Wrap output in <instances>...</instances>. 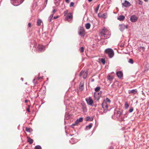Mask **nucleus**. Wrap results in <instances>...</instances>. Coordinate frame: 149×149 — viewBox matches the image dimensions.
I'll return each instance as SVG.
<instances>
[{"label":"nucleus","instance_id":"obj_21","mask_svg":"<svg viewBox=\"0 0 149 149\" xmlns=\"http://www.w3.org/2000/svg\"><path fill=\"white\" fill-rule=\"evenodd\" d=\"M92 124L91 123L89 124L88 125L86 126V130H88L90 129L92 127Z\"/></svg>","mask_w":149,"mask_h":149},{"label":"nucleus","instance_id":"obj_37","mask_svg":"<svg viewBox=\"0 0 149 149\" xmlns=\"http://www.w3.org/2000/svg\"><path fill=\"white\" fill-rule=\"evenodd\" d=\"M106 102H107L110 103L111 102V100L108 98H107L106 99Z\"/></svg>","mask_w":149,"mask_h":149},{"label":"nucleus","instance_id":"obj_20","mask_svg":"<svg viewBox=\"0 0 149 149\" xmlns=\"http://www.w3.org/2000/svg\"><path fill=\"white\" fill-rule=\"evenodd\" d=\"M83 118L82 117H80L79 119H77L76 121V123L78 124L79 122H82L83 121Z\"/></svg>","mask_w":149,"mask_h":149},{"label":"nucleus","instance_id":"obj_2","mask_svg":"<svg viewBox=\"0 0 149 149\" xmlns=\"http://www.w3.org/2000/svg\"><path fill=\"white\" fill-rule=\"evenodd\" d=\"M11 3L14 6H17L21 4L24 0H10Z\"/></svg>","mask_w":149,"mask_h":149},{"label":"nucleus","instance_id":"obj_51","mask_svg":"<svg viewBox=\"0 0 149 149\" xmlns=\"http://www.w3.org/2000/svg\"><path fill=\"white\" fill-rule=\"evenodd\" d=\"M110 76H109L107 78V79H108L109 80H110Z\"/></svg>","mask_w":149,"mask_h":149},{"label":"nucleus","instance_id":"obj_15","mask_svg":"<svg viewBox=\"0 0 149 149\" xmlns=\"http://www.w3.org/2000/svg\"><path fill=\"white\" fill-rule=\"evenodd\" d=\"M137 92V91L136 89H133L131 90H129L128 93L129 94H135Z\"/></svg>","mask_w":149,"mask_h":149},{"label":"nucleus","instance_id":"obj_31","mask_svg":"<svg viewBox=\"0 0 149 149\" xmlns=\"http://www.w3.org/2000/svg\"><path fill=\"white\" fill-rule=\"evenodd\" d=\"M100 87L98 86L95 88V90L96 91V92H98V91L100 90Z\"/></svg>","mask_w":149,"mask_h":149},{"label":"nucleus","instance_id":"obj_6","mask_svg":"<svg viewBox=\"0 0 149 149\" xmlns=\"http://www.w3.org/2000/svg\"><path fill=\"white\" fill-rule=\"evenodd\" d=\"M45 49V47L41 45H39L36 48L37 51L38 52L43 51Z\"/></svg>","mask_w":149,"mask_h":149},{"label":"nucleus","instance_id":"obj_58","mask_svg":"<svg viewBox=\"0 0 149 149\" xmlns=\"http://www.w3.org/2000/svg\"><path fill=\"white\" fill-rule=\"evenodd\" d=\"M21 79L22 80V81H23V79L22 78Z\"/></svg>","mask_w":149,"mask_h":149},{"label":"nucleus","instance_id":"obj_25","mask_svg":"<svg viewBox=\"0 0 149 149\" xmlns=\"http://www.w3.org/2000/svg\"><path fill=\"white\" fill-rule=\"evenodd\" d=\"M42 22V20L40 19H38L37 22V24L38 26H40Z\"/></svg>","mask_w":149,"mask_h":149},{"label":"nucleus","instance_id":"obj_56","mask_svg":"<svg viewBox=\"0 0 149 149\" xmlns=\"http://www.w3.org/2000/svg\"><path fill=\"white\" fill-rule=\"evenodd\" d=\"M146 2H147L148 1V0H144Z\"/></svg>","mask_w":149,"mask_h":149},{"label":"nucleus","instance_id":"obj_35","mask_svg":"<svg viewBox=\"0 0 149 149\" xmlns=\"http://www.w3.org/2000/svg\"><path fill=\"white\" fill-rule=\"evenodd\" d=\"M70 116H68V114H66L65 115V119H68L69 118Z\"/></svg>","mask_w":149,"mask_h":149},{"label":"nucleus","instance_id":"obj_8","mask_svg":"<svg viewBox=\"0 0 149 149\" xmlns=\"http://www.w3.org/2000/svg\"><path fill=\"white\" fill-rule=\"evenodd\" d=\"M84 31L83 27H80L78 31L79 34L81 36H84Z\"/></svg>","mask_w":149,"mask_h":149},{"label":"nucleus","instance_id":"obj_12","mask_svg":"<svg viewBox=\"0 0 149 149\" xmlns=\"http://www.w3.org/2000/svg\"><path fill=\"white\" fill-rule=\"evenodd\" d=\"M138 17L135 15H132L130 17V20L132 22H135L137 20Z\"/></svg>","mask_w":149,"mask_h":149},{"label":"nucleus","instance_id":"obj_49","mask_svg":"<svg viewBox=\"0 0 149 149\" xmlns=\"http://www.w3.org/2000/svg\"><path fill=\"white\" fill-rule=\"evenodd\" d=\"M24 102H25V103H27V102H28V100H25V101H24Z\"/></svg>","mask_w":149,"mask_h":149},{"label":"nucleus","instance_id":"obj_43","mask_svg":"<svg viewBox=\"0 0 149 149\" xmlns=\"http://www.w3.org/2000/svg\"><path fill=\"white\" fill-rule=\"evenodd\" d=\"M138 4L139 5H142L143 4V2L141 1L140 0H139Z\"/></svg>","mask_w":149,"mask_h":149},{"label":"nucleus","instance_id":"obj_48","mask_svg":"<svg viewBox=\"0 0 149 149\" xmlns=\"http://www.w3.org/2000/svg\"><path fill=\"white\" fill-rule=\"evenodd\" d=\"M65 2L67 3H68L69 2V0H65Z\"/></svg>","mask_w":149,"mask_h":149},{"label":"nucleus","instance_id":"obj_9","mask_svg":"<svg viewBox=\"0 0 149 149\" xmlns=\"http://www.w3.org/2000/svg\"><path fill=\"white\" fill-rule=\"evenodd\" d=\"M103 33L101 34V36H104L106 39L110 37V32L107 33H106L104 31H103Z\"/></svg>","mask_w":149,"mask_h":149},{"label":"nucleus","instance_id":"obj_46","mask_svg":"<svg viewBox=\"0 0 149 149\" xmlns=\"http://www.w3.org/2000/svg\"><path fill=\"white\" fill-rule=\"evenodd\" d=\"M58 16H55L54 17V18L55 19H56L57 18H58Z\"/></svg>","mask_w":149,"mask_h":149},{"label":"nucleus","instance_id":"obj_1","mask_svg":"<svg viewBox=\"0 0 149 149\" xmlns=\"http://www.w3.org/2000/svg\"><path fill=\"white\" fill-rule=\"evenodd\" d=\"M104 53L107 54L110 58H112L114 55V52L113 50L110 48L106 49L104 51Z\"/></svg>","mask_w":149,"mask_h":149},{"label":"nucleus","instance_id":"obj_24","mask_svg":"<svg viewBox=\"0 0 149 149\" xmlns=\"http://www.w3.org/2000/svg\"><path fill=\"white\" fill-rule=\"evenodd\" d=\"M85 27L87 29H89L91 27V24L89 23H86L85 25Z\"/></svg>","mask_w":149,"mask_h":149},{"label":"nucleus","instance_id":"obj_7","mask_svg":"<svg viewBox=\"0 0 149 149\" xmlns=\"http://www.w3.org/2000/svg\"><path fill=\"white\" fill-rule=\"evenodd\" d=\"M86 100L88 105L90 106H92L93 101L91 97H89L88 98L86 99Z\"/></svg>","mask_w":149,"mask_h":149},{"label":"nucleus","instance_id":"obj_4","mask_svg":"<svg viewBox=\"0 0 149 149\" xmlns=\"http://www.w3.org/2000/svg\"><path fill=\"white\" fill-rule=\"evenodd\" d=\"M119 29L121 31H123L125 29L128 28V25L123 24H119Z\"/></svg>","mask_w":149,"mask_h":149},{"label":"nucleus","instance_id":"obj_17","mask_svg":"<svg viewBox=\"0 0 149 149\" xmlns=\"http://www.w3.org/2000/svg\"><path fill=\"white\" fill-rule=\"evenodd\" d=\"M27 141L30 144H31L33 142V140L29 136H27Z\"/></svg>","mask_w":149,"mask_h":149},{"label":"nucleus","instance_id":"obj_41","mask_svg":"<svg viewBox=\"0 0 149 149\" xmlns=\"http://www.w3.org/2000/svg\"><path fill=\"white\" fill-rule=\"evenodd\" d=\"M64 15L66 16V15L68 13V10H66V11H65L64 12Z\"/></svg>","mask_w":149,"mask_h":149},{"label":"nucleus","instance_id":"obj_30","mask_svg":"<svg viewBox=\"0 0 149 149\" xmlns=\"http://www.w3.org/2000/svg\"><path fill=\"white\" fill-rule=\"evenodd\" d=\"M129 107V104H128L127 103V102H126L125 103V109H128V108Z\"/></svg>","mask_w":149,"mask_h":149},{"label":"nucleus","instance_id":"obj_27","mask_svg":"<svg viewBox=\"0 0 149 149\" xmlns=\"http://www.w3.org/2000/svg\"><path fill=\"white\" fill-rule=\"evenodd\" d=\"M53 14H51L50 17H49V22H51L52 21V19L53 17Z\"/></svg>","mask_w":149,"mask_h":149},{"label":"nucleus","instance_id":"obj_52","mask_svg":"<svg viewBox=\"0 0 149 149\" xmlns=\"http://www.w3.org/2000/svg\"><path fill=\"white\" fill-rule=\"evenodd\" d=\"M42 79V77H38V79L39 80V79Z\"/></svg>","mask_w":149,"mask_h":149},{"label":"nucleus","instance_id":"obj_14","mask_svg":"<svg viewBox=\"0 0 149 149\" xmlns=\"http://www.w3.org/2000/svg\"><path fill=\"white\" fill-rule=\"evenodd\" d=\"M122 5L123 6L127 7L130 6L131 4L129 2L126 0H125V2L122 3Z\"/></svg>","mask_w":149,"mask_h":149},{"label":"nucleus","instance_id":"obj_13","mask_svg":"<svg viewBox=\"0 0 149 149\" xmlns=\"http://www.w3.org/2000/svg\"><path fill=\"white\" fill-rule=\"evenodd\" d=\"M102 107L104 109V111L105 110H109L108 109V105L106 102H104L102 104Z\"/></svg>","mask_w":149,"mask_h":149},{"label":"nucleus","instance_id":"obj_59","mask_svg":"<svg viewBox=\"0 0 149 149\" xmlns=\"http://www.w3.org/2000/svg\"><path fill=\"white\" fill-rule=\"evenodd\" d=\"M92 81H94V80H93V79L92 80Z\"/></svg>","mask_w":149,"mask_h":149},{"label":"nucleus","instance_id":"obj_34","mask_svg":"<svg viewBox=\"0 0 149 149\" xmlns=\"http://www.w3.org/2000/svg\"><path fill=\"white\" fill-rule=\"evenodd\" d=\"M35 149H41V147L39 145H37L35 146Z\"/></svg>","mask_w":149,"mask_h":149},{"label":"nucleus","instance_id":"obj_55","mask_svg":"<svg viewBox=\"0 0 149 149\" xmlns=\"http://www.w3.org/2000/svg\"><path fill=\"white\" fill-rule=\"evenodd\" d=\"M48 0H45V1L46 2V4H47V2Z\"/></svg>","mask_w":149,"mask_h":149},{"label":"nucleus","instance_id":"obj_42","mask_svg":"<svg viewBox=\"0 0 149 149\" xmlns=\"http://www.w3.org/2000/svg\"><path fill=\"white\" fill-rule=\"evenodd\" d=\"M26 131L28 132H30V129L29 128H26Z\"/></svg>","mask_w":149,"mask_h":149},{"label":"nucleus","instance_id":"obj_47","mask_svg":"<svg viewBox=\"0 0 149 149\" xmlns=\"http://www.w3.org/2000/svg\"><path fill=\"white\" fill-rule=\"evenodd\" d=\"M31 24L30 23H29L28 24V26L29 27H30L31 26Z\"/></svg>","mask_w":149,"mask_h":149},{"label":"nucleus","instance_id":"obj_19","mask_svg":"<svg viewBox=\"0 0 149 149\" xmlns=\"http://www.w3.org/2000/svg\"><path fill=\"white\" fill-rule=\"evenodd\" d=\"M125 17L123 15H120L118 17V19L120 21H123L125 19Z\"/></svg>","mask_w":149,"mask_h":149},{"label":"nucleus","instance_id":"obj_18","mask_svg":"<svg viewBox=\"0 0 149 149\" xmlns=\"http://www.w3.org/2000/svg\"><path fill=\"white\" fill-rule=\"evenodd\" d=\"M82 109L83 112H86L87 111V109L86 106L85 105L82 104Z\"/></svg>","mask_w":149,"mask_h":149},{"label":"nucleus","instance_id":"obj_54","mask_svg":"<svg viewBox=\"0 0 149 149\" xmlns=\"http://www.w3.org/2000/svg\"><path fill=\"white\" fill-rule=\"evenodd\" d=\"M109 149H113V147L111 146V147H110V148Z\"/></svg>","mask_w":149,"mask_h":149},{"label":"nucleus","instance_id":"obj_61","mask_svg":"<svg viewBox=\"0 0 149 149\" xmlns=\"http://www.w3.org/2000/svg\"><path fill=\"white\" fill-rule=\"evenodd\" d=\"M59 0V1H61V0Z\"/></svg>","mask_w":149,"mask_h":149},{"label":"nucleus","instance_id":"obj_26","mask_svg":"<svg viewBox=\"0 0 149 149\" xmlns=\"http://www.w3.org/2000/svg\"><path fill=\"white\" fill-rule=\"evenodd\" d=\"M103 31H105V32L106 33H107L109 32L107 29H106L105 28H104L102 30L101 34L102 33H103Z\"/></svg>","mask_w":149,"mask_h":149},{"label":"nucleus","instance_id":"obj_50","mask_svg":"<svg viewBox=\"0 0 149 149\" xmlns=\"http://www.w3.org/2000/svg\"><path fill=\"white\" fill-rule=\"evenodd\" d=\"M74 140L73 139H71V140L70 141V142L71 143H72V142Z\"/></svg>","mask_w":149,"mask_h":149},{"label":"nucleus","instance_id":"obj_28","mask_svg":"<svg viewBox=\"0 0 149 149\" xmlns=\"http://www.w3.org/2000/svg\"><path fill=\"white\" fill-rule=\"evenodd\" d=\"M99 7H100V4L98 5L97 6V7L95 9V12L96 13H97V12H98V9H99Z\"/></svg>","mask_w":149,"mask_h":149},{"label":"nucleus","instance_id":"obj_57","mask_svg":"<svg viewBox=\"0 0 149 149\" xmlns=\"http://www.w3.org/2000/svg\"><path fill=\"white\" fill-rule=\"evenodd\" d=\"M88 1H89V2H91V1H92L93 0H88Z\"/></svg>","mask_w":149,"mask_h":149},{"label":"nucleus","instance_id":"obj_3","mask_svg":"<svg viewBox=\"0 0 149 149\" xmlns=\"http://www.w3.org/2000/svg\"><path fill=\"white\" fill-rule=\"evenodd\" d=\"M101 92H95L94 93V97L95 100L97 101L100 99L101 95Z\"/></svg>","mask_w":149,"mask_h":149},{"label":"nucleus","instance_id":"obj_40","mask_svg":"<svg viewBox=\"0 0 149 149\" xmlns=\"http://www.w3.org/2000/svg\"><path fill=\"white\" fill-rule=\"evenodd\" d=\"M74 5V3L73 2H71L70 4V7H71L73 6Z\"/></svg>","mask_w":149,"mask_h":149},{"label":"nucleus","instance_id":"obj_32","mask_svg":"<svg viewBox=\"0 0 149 149\" xmlns=\"http://www.w3.org/2000/svg\"><path fill=\"white\" fill-rule=\"evenodd\" d=\"M93 119H91L90 117V116H87L86 118V121H92L93 120Z\"/></svg>","mask_w":149,"mask_h":149},{"label":"nucleus","instance_id":"obj_38","mask_svg":"<svg viewBox=\"0 0 149 149\" xmlns=\"http://www.w3.org/2000/svg\"><path fill=\"white\" fill-rule=\"evenodd\" d=\"M134 110L133 108L132 107H131L130 109L129 110V112L130 113L132 112Z\"/></svg>","mask_w":149,"mask_h":149},{"label":"nucleus","instance_id":"obj_36","mask_svg":"<svg viewBox=\"0 0 149 149\" xmlns=\"http://www.w3.org/2000/svg\"><path fill=\"white\" fill-rule=\"evenodd\" d=\"M80 51L81 52H83L84 51V48L83 47H81L79 49Z\"/></svg>","mask_w":149,"mask_h":149},{"label":"nucleus","instance_id":"obj_16","mask_svg":"<svg viewBox=\"0 0 149 149\" xmlns=\"http://www.w3.org/2000/svg\"><path fill=\"white\" fill-rule=\"evenodd\" d=\"M116 74L118 77L119 78H121L123 76V73L120 71H119L117 72Z\"/></svg>","mask_w":149,"mask_h":149},{"label":"nucleus","instance_id":"obj_53","mask_svg":"<svg viewBox=\"0 0 149 149\" xmlns=\"http://www.w3.org/2000/svg\"><path fill=\"white\" fill-rule=\"evenodd\" d=\"M27 111H28V112H30V109H27Z\"/></svg>","mask_w":149,"mask_h":149},{"label":"nucleus","instance_id":"obj_11","mask_svg":"<svg viewBox=\"0 0 149 149\" xmlns=\"http://www.w3.org/2000/svg\"><path fill=\"white\" fill-rule=\"evenodd\" d=\"M98 16L99 17L106 19L107 17V13H104L102 14L101 13H99Z\"/></svg>","mask_w":149,"mask_h":149},{"label":"nucleus","instance_id":"obj_44","mask_svg":"<svg viewBox=\"0 0 149 149\" xmlns=\"http://www.w3.org/2000/svg\"><path fill=\"white\" fill-rule=\"evenodd\" d=\"M57 11L56 9H54L52 11V13L53 14L54 13Z\"/></svg>","mask_w":149,"mask_h":149},{"label":"nucleus","instance_id":"obj_5","mask_svg":"<svg viewBox=\"0 0 149 149\" xmlns=\"http://www.w3.org/2000/svg\"><path fill=\"white\" fill-rule=\"evenodd\" d=\"M88 73V71H86L85 72L82 71L80 72L79 75L80 76H83V77L84 79L86 78Z\"/></svg>","mask_w":149,"mask_h":149},{"label":"nucleus","instance_id":"obj_33","mask_svg":"<svg viewBox=\"0 0 149 149\" xmlns=\"http://www.w3.org/2000/svg\"><path fill=\"white\" fill-rule=\"evenodd\" d=\"M101 62L103 65H104L105 63V61L104 58H102L101 59Z\"/></svg>","mask_w":149,"mask_h":149},{"label":"nucleus","instance_id":"obj_22","mask_svg":"<svg viewBox=\"0 0 149 149\" xmlns=\"http://www.w3.org/2000/svg\"><path fill=\"white\" fill-rule=\"evenodd\" d=\"M138 49L140 51H144L145 50V48L144 47L140 46L139 47H138Z\"/></svg>","mask_w":149,"mask_h":149},{"label":"nucleus","instance_id":"obj_60","mask_svg":"<svg viewBox=\"0 0 149 149\" xmlns=\"http://www.w3.org/2000/svg\"><path fill=\"white\" fill-rule=\"evenodd\" d=\"M35 80V79H34L33 80V81H34Z\"/></svg>","mask_w":149,"mask_h":149},{"label":"nucleus","instance_id":"obj_10","mask_svg":"<svg viewBox=\"0 0 149 149\" xmlns=\"http://www.w3.org/2000/svg\"><path fill=\"white\" fill-rule=\"evenodd\" d=\"M72 17L73 16L72 14L71 13H69L66 16L65 18V20L69 22L70 21V20L72 19Z\"/></svg>","mask_w":149,"mask_h":149},{"label":"nucleus","instance_id":"obj_39","mask_svg":"<svg viewBox=\"0 0 149 149\" xmlns=\"http://www.w3.org/2000/svg\"><path fill=\"white\" fill-rule=\"evenodd\" d=\"M77 123H76V122H75V123H73V124L71 125V127H72V128H73L74 126L75 125H77Z\"/></svg>","mask_w":149,"mask_h":149},{"label":"nucleus","instance_id":"obj_45","mask_svg":"<svg viewBox=\"0 0 149 149\" xmlns=\"http://www.w3.org/2000/svg\"><path fill=\"white\" fill-rule=\"evenodd\" d=\"M117 113L119 115V116H120V115L121 114V112L120 111H117Z\"/></svg>","mask_w":149,"mask_h":149},{"label":"nucleus","instance_id":"obj_29","mask_svg":"<svg viewBox=\"0 0 149 149\" xmlns=\"http://www.w3.org/2000/svg\"><path fill=\"white\" fill-rule=\"evenodd\" d=\"M128 62L131 64H132L134 63L133 60L131 58H130L129 59V60L128 61Z\"/></svg>","mask_w":149,"mask_h":149},{"label":"nucleus","instance_id":"obj_23","mask_svg":"<svg viewBox=\"0 0 149 149\" xmlns=\"http://www.w3.org/2000/svg\"><path fill=\"white\" fill-rule=\"evenodd\" d=\"M84 87V84L83 83H80L79 85V89L81 90V91H82Z\"/></svg>","mask_w":149,"mask_h":149}]
</instances>
